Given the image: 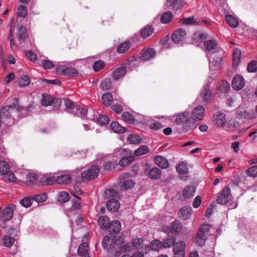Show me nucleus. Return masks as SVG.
<instances>
[{"mask_svg": "<svg viewBox=\"0 0 257 257\" xmlns=\"http://www.w3.org/2000/svg\"><path fill=\"white\" fill-rule=\"evenodd\" d=\"M108 228H110V232L113 233H117L119 232L121 229V223L118 221H113L110 223Z\"/></svg>", "mask_w": 257, "mask_h": 257, "instance_id": "32", "label": "nucleus"}, {"mask_svg": "<svg viewBox=\"0 0 257 257\" xmlns=\"http://www.w3.org/2000/svg\"><path fill=\"white\" fill-rule=\"evenodd\" d=\"M121 117L124 121L128 123H133L135 120L134 115L128 112H123Z\"/></svg>", "mask_w": 257, "mask_h": 257, "instance_id": "42", "label": "nucleus"}, {"mask_svg": "<svg viewBox=\"0 0 257 257\" xmlns=\"http://www.w3.org/2000/svg\"><path fill=\"white\" fill-rule=\"evenodd\" d=\"M182 227V224L179 221H175L170 226V228L172 233H179L181 231Z\"/></svg>", "mask_w": 257, "mask_h": 257, "instance_id": "40", "label": "nucleus"}, {"mask_svg": "<svg viewBox=\"0 0 257 257\" xmlns=\"http://www.w3.org/2000/svg\"><path fill=\"white\" fill-rule=\"evenodd\" d=\"M15 78V74L13 72L9 73L4 78L5 84H8L12 81Z\"/></svg>", "mask_w": 257, "mask_h": 257, "instance_id": "64", "label": "nucleus"}, {"mask_svg": "<svg viewBox=\"0 0 257 257\" xmlns=\"http://www.w3.org/2000/svg\"><path fill=\"white\" fill-rule=\"evenodd\" d=\"M104 66V63L101 60L96 61L93 64V68L95 71H98L101 70Z\"/></svg>", "mask_w": 257, "mask_h": 257, "instance_id": "58", "label": "nucleus"}, {"mask_svg": "<svg viewBox=\"0 0 257 257\" xmlns=\"http://www.w3.org/2000/svg\"><path fill=\"white\" fill-rule=\"evenodd\" d=\"M126 72V69L124 66H121L116 68L112 73V77L115 80L122 78Z\"/></svg>", "mask_w": 257, "mask_h": 257, "instance_id": "22", "label": "nucleus"}, {"mask_svg": "<svg viewBox=\"0 0 257 257\" xmlns=\"http://www.w3.org/2000/svg\"><path fill=\"white\" fill-rule=\"evenodd\" d=\"M127 141L131 144H137L141 142V139L140 137L136 135H131L127 138Z\"/></svg>", "mask_w": 257, "mask_h": 257, "instance_id": "48", "label": "nucleus"}, {"mask_svg": "<svg viewBox=\"0 0 257 257\" xmlns=\"http://www.w3.org/2000/svg\"><path fill=\"white\" fill-rule=\"evenodd\" d=\"M245 172L247 176L249 177L253 178L257 177V165L248 168Z\"/></svg>", "mask_w": 257, "mask_h": 257, "instance_id": "47", "label": "nucleus"}, {"mask_svg": "<svg viewBox=\"0 0 257 257\" xmlns=\"http://www.w3.org/2000/svg\"><path fill=\"white\" fill-rule=\"evenodd\" d=\"M110 126L113 131L116 133H123L126 130L125 127L122 126L116 121L112 122Z\"/></svg>", "mask_w": 257, "mask_h": 257, "instance_id": "33", "label": "nucleus"}, {"mask_svg": "<svg viewBox=\"0 0 257 257\" xmlns=\"http://www.w3.org/2000/svg\"><path fill=\"white\" fill-rule=\"evenodd\" d=\"M222 61V57H218L216 59L213 60L212 62H210L209 67L211 70H216L218 69L220 66Z\"/></svg>", "mask_w": 257, "mask_h": 257, "instance_id": "34", "label": "nucleus"}, {"mask_svg": "<svg viewBox=\"0 0 257 257\" xmlns=\"http://www.w3.org/2000/svg\"><path fill=\"white\" fill-rule=\"evenodd\" d=\"M16 208V206L15 204L11 203L6 207L0 213V221L2 222L1 227L3 229L6 228L7 222L12 218Z\"/></svg>", "mask_w": 257, "mask_h": 257, "instance_id": "5", "label": "nucleus"}, {"mask_svg": "<svg viewBox=\"0 0 257 257\" xmlns=\"http://www.w3.org/2000/svg\"><path fill=\"white\" fill-rule=\"evenodd\" d=\"M101 99L103 104L105 106H109L113 100V97L110 93L107 92L102 95Z\"/></svg>", "mask_w": 257, "mask_h": 257, "instance_id": "35", "label": "nucleus"}, {"mask_svg": "<svg viewBox=\"0 0 257 257\" xmlns=\"http://www.w3.org/2000/svg\"><path fill=\"white\" fill-rule=\"evenodd\" d=\"M98 223L101 229H106L109 226L110 221L107 216L102 215L99 218Z\"/></svg>", "mask_w": 257, "mask_h": 257, "instance_id": "24", "label": "nucleus"}, {"mask_svg": "<svg viewBox=\"0 0 257 257\" xmlns=\"http://www.w3.org/2000/svg\"><path fill=\"white\" fill-rule=\"evenodd\" d=\"M205 109L202 106L198 105L193 109L192 116L194 120H201L204 115Z\"/></svg>", "mask_w": 257, "mask_h": 257, "instance_id": "19", "label": "nucleus"}, {"mask_svg": "<svg viewBox=\"0 0 257 257\" xmlns=\"http://www.w3.org/2000/svg\"><path fill=\"white\" fill-rule=\"evenodd\" d=\"M26 55L31 61L33 62L36 61L37 59V55L31 51H27L26 52Z\"/></svg>", "mask_w": 257, "mask_h": 257, "instance_id": "63", "label": "nucleus"}, {"mask_svg": "<svg viewBox=\"0 0 257 257\" xmlns=\"http://www.w3.org/2000/svg\"><path fill=\"white\" fill-rule=\"evenodd\" d=\"M175 241V238L172 236H168L164 238L162 241V244L163 248H170L173 246Z\"/></svg>", "mask_w": 257, "mask_h": 257, "instance_id": "28", "label": "nucleus"}, {"mask_svg": "<svg viewBox=\"0 0 257 257\" xmlns=\"http://www.w3.org/2000/svg\"><path fill=\"white\" fill-rule=\"evenodd\" d=\"M27 14V10L26 7L20 6L18 9V15L22 18H24Z\"/></svg>", "mask_w": 257, "mask_h": 257, "instance_id": "59", "label": "nucleus"}, {"mask_svg": "<svg viewBox=\"0 0 257 257\" xmlns=\"http://www.w3.org/2000/svg\"><path fill=\"white\" fill-rule=\"evenodd\" d=\"M71 177L68 174H63L57 176L55 178V182L58 184H67L71 181Z\"/></svg>", "mask_w": 257, "mask_h": 257, "instance_id": "27", "label": "nucleus"}, {"mask_svg": "<svg viewBox=\"0 0 257 257\" xmlns=\"http://www.w3.org/2000/svg\"><path fill=\"white\" fill-rule=\"evenodd\" d=\"M231 190L228 186H225L219 193L217 202L220 204H225L230 200Z\"/></svg>", "mask_w": 257, "mask_h": 257, "instance_id": "9", "label": "nucleus"}, {"mask_svg": "<svg viewBox=\"0 0 257 257\" xmlns=\"http://www.w3.org/2000/svg\"><path fill=\"white\" fill-rule=\"evenodd\" d=\"M65 75L69 77H76L78 75L77 71L72 67H65Z\"/></svg>", "mask_w": 257, "mask_h": 257, "instance_id": "52", "label": "nucleus"}, {"mask_svg": "<svg viewBox=\"0 0 257 257\" xmlns=\"http://www.w3.org/2000/svg\"><path fill=\"white\" fill-rule=\"evenodd\" d=\"M10 171V167L8 163L5 161L0 162V173L5 175Z\"/></svg>", "mask_w": 257, "mask_h": 257, "instance_id": "46", "label": "nucleus"}, {"mask_svg": "<svg viewBox=\"0 0 257 257\" xmlns=\"http://www.w3.org/2000/svg\"><path fill=\"white\" fill-rule=\"evenodd\" d=\"M33 107V104H31L26 108L18 107L15 109L10 106L3 107L0 109V119L2 120L9 118L13 115V113H17L18 112H21L22 116L25 117L28 115V112L32 110Z\"/></svg>", "mask_w": 257, "mask_h": 257, "instance_id": "1", "label": "nucleus"}, {"mask_svg": "<svg viewBox=\"0 0 257 257\" xmlns=\"http://www.w3.org/2000/svg\"><path fill=\"white\" fill-rule=\"evenodd\" d=\"M119 185L122 190H128L133 188L135 182L132 178L131 175L128 173H124L119 176Z\"/></svg>", "mask_w": 257, "mask_h": 257, "instance_id": "6", "label": "nucleus"}, {"mask_svg": "<svg viewBox=\"0 0 257 257\" xmlns=\"http://www.w3.org/2000/svg\"><path fill=\"white\" fill-rule=\"evenodd\" d=\"M112 85V82L110 78H106L102 81L100 84V88L103 90H107L109 89Z\"/></svg>", "mask_w": 257, "mask_h": 257, "instance_id": "45", "label": "nucleus"}, {"mask_svg": "<svg viewBox=\"0 0 257 257\" xmlns=\"http://www.w3.org/2000/svg\"><path fill=\"white\" fill-rule=\"evenodd\" d=\"M241 52L240 50L235 49L233 53V65H237L240 61Z\"/></svg>", "mask_w": 257, "mask_h": 257, "instance_id": "44", "label": "nucleus"}, {"mask_svg": "<svg viewBox=\"0 0 257 257\" xmlns=\"http://www.w3.org/2000/svg\"><path fill=\"white\" fill-rule=\"evenodd\" d=\"M126 251H130L134 249L147 253L150 250L149 244H144V240L141 238H137L133 240L132 243H127L124 246Z\"/></svg>", "mask_w": 257, "mask_h": 257, "instance_id": "4", "label": "nucleus"}, {"mask_svg": "<svg viewBox=\"0 0 257 257\" xmlns=\"http://www.w3.org/2000/svg\"><path fill=\"white\" fill-rule=\"evenodd\" d=\"M5 180L7 182H15L16 180L15 175L14 173H8L5 175Z\"/></svg>", "mask_w": 257, "mask_h": 257, "instance_id": "61", "label": "nucleus"}, {"mask_svg": "<svg viewBox=\"0 0 257 257\" xmlns=\"http://www.w3.org/2000/svg\"><path fill=\"white\" fill-rule=\"evenodd\" d=\"M200 96L203 98V101L205 102H208L211 99V92L209 89V86L205 85L202 89Z\"/></svg>", "mask_w": 257, "mask_h": 257, "instance_id": "21", "label": "nucleus"}, {"mask_svg": "<svg viewBox=\"0 0 257 257\" xmlns=\"http://www.w3.org/2000/svg\"><path fill=\"white\" fill-rule=\"evenodd\" d=\"M53 97L49 94L43 95V98L41 100V104L44 106H48L52 104Z\"/></svg>", "mask_w": 257, "mask_h": 257, "instance_id": "41", "label": "nucleus"}, {"mask_svg": "<svg viewBox=\"0 0 257 257\" xmlns=\"http://www.w3.org/2000/svg\"><path fill=\"white\" fill-rule=\"evenodd\" d=\"M135 157L133 155L124 156L119 160L118 165L121 167H126L135 160Z\"/></svg>", "mask_w": 257, "mask_h": 257, "instance_id": "26", "label": "nucleus"}, {"mask_svg": "<svg viewBox=\"0 0 257 257\" xmlns=\"http://www.w3.org/2000/svg\"><path fill=\"white\" fill-rule=\"evenodd\" d=\"M245 85V80L242 76L237 75L234 76L232 82V87L236 90L241 89Z\"/></svg>", "mask_w": 257, "mask_h": 257, "instance_id": "14", "label": "nucleus"}, {"mask_svg": "<svg viewBox=\"0 0 257 257\" xmlns=\"http://www.w3.org/2000/svg\"><path fill=\"white\" fill-rule=\"evenodd\" d=\"M116 242V238L114 236L106 235L102 240V245L105 249H109L113 247Z\"/></svg>", "mask_w": 257, "mask_h": 257, "instance_id": "13", "label": "nucleus"}, {"mask_svg": "<svg viewBox=\"0 0 257 257\" xmlns=\"http://www.w3.org/2000/svg\"><path fill=\"white\" fill-rule=\"evenodd\" d=\"M215 232V229L210 224H203L199 229L196 236V243L198 246L204 245L208 236L212 235Z\"/></svg>", "mask_w": 257, "mask_h": 257, "instance_id": "2", "label": "nucleus"}, {"mask_svg": "<svg viewBox=\"0 0 257 257\" xmlns=\"http://www.w3.org/2000/svg\"><path fill=\"white\" fill-rule=\"evenodd\" d=\"M196 191V187L194 186H186L183 191V196L186 198L193 197Z\"/></svg>", "mask_w": 257, "mask_h": 257, "instance_id": "25", "label": "nucleus"}, {"mask_svg": "<svg viewBox=\"0 0 257 257\" xmlns=\"http://www.w3.org/2000/svg\"><path fill=\"white\" fill-rule=\"evenodd\" d=\"M116 196L117 192L113 189H107L104 193V197L109 199L106 203L107 208L111 212H115L119 208V202L114 198Z\"/></svg>", "mask_w": 257, "mask_h": 257, "instance_id": "3", "label": "nucleus"}, {"mask_svg": "<svg viewBox=\"0 0 257 257\" xmlns=\"http://www.w3.org/2000/svg\"><path fill=\"white\" fill-rule=\"evenodd\" d=\"M204 46L207 50L212 51L217 48V44L213 40H208L204 43Z\"/></svg>", "mask_w": 257, "mask_h": 257, "instance_id": "39", "label": "nucleus"}, {"mask_svg": "<svg viewBox=\"0 0 257 257\" xmlns=\"http://www.w3.org/2000/svg\"><path fill=\"white\" fill-rule=\"evenodd\" d=\"M88 233H87L82 238V243L78 248V253L79 255L88 254Z\"/></svg>", "mask_w": 257, "mask_h": 257, "instance_id": "11", "label": "nucleus"}, {"mask_svg": "<svg viewBox=\"0 0 257 257\" xmlns=\"http://www.w3.org/2000/svg\"><path fill=\"white\" fill-rule=\"evenodd\" d=\"M131 44L130 41H125L120 44L117 49L118 53H124L130 48Z\"/></svg>", "mask_w": 257, "mask_h": 257, "instance_id": "36", "label": "nucleus"}, {"mask_svg": "<svg viewBox=\"0 0 257 257\" xmlns=\"http://www.w3.org/2000/svg\"><path fill=\"white\" fill-rule=\"evenodd\" d=\"M148 175L151 180H157L161 179L162 172L158 167H154L149 170Z\"/></svg>", "mask_w": 257, "mask_h": 257, "instance_id": "20", "label": "nucleus"}, {"mask_svg": "<svg viewBox=\"0 0 257 257\" xmlns=\"http://www.w3.org/2000/svg\"><path fill=\"white\" fill-rule=\"evenodd\" d=\"M3 241L4 245L10 247L13 244L15 239L9 236H5L3 238Z\"/></svg>", "mask_w": 257, "mask_h": 257, "instance_id": "54", "label": "nucleus"}, {"mask_svg": "<svg viewBox=\"0 0 257 257\" xmlns=\"http://www.w3.org/2000/svg\"><path fill=\"white\" fill-rule=\"evenodd\" d=\"M186 32L183 29H178L174 31L172 35V40L175 43H179L186 38Z\"/></svg>", "mask_w": 257, "mask_h": 257, "instance_id": "15", "label": "nucleus"}, {"mask_svg": "<svg viewBox=\"0 0 257 257\" xmlns=\"http://www.w3.org/2000/svg\"><path fill=\"white\" fill-rule=\"evenodd\" d=\"M32 201L33 199L31 198L25 197L20 201V203L22 206L28 208L31 206Z\"/></svg>", "mask_w": 257, "mask_h": 257, "instance_id": "49", "label": "nucleus"}, {"mask_svg": "<svg viewBox=\"0 0 257 257\" xmlns=\"http://www.w3.org/2000/svg\"><path fill=\"white\" fill-rule=\"evenodd\" d=\"M30 83V79L29 76L24 75L21 77L19 81V85L21 87H25Z\"/></svg>", "mask_w": 257, "mask_h": 257, "instance_id": "51", "label": "nucleus"}, {"mask_svg": "<svg viewBox=\"0 0 257 257\" xmlns=\"http://www.w3.org/2000/svg\"><path fill=\"white\" fill-rule=\"evenodd\" d=\"M186 244L184 241H179L174 242L173 246V251H181V252H186L185 251Z\"/></svg>", "mask_w": 257, "mask_h": 257, "instance_id": "30", "label": "nucleus"}, {"mask_svg": "<svg viewBox=\"0 0 257 257\" xmlns=\"http://www.w3.org/2000/svg\"><path fill=\"white\" fill-rule=\"evenodd\" d=\"M28 36L26 28L22 26H20L18 28L17 32V37L19 41V44L24 47V43L26 41Z\"/></svg>", "mask_w": 257, "mask_h": 257, "instance_id": "12", "label": "nucleus"}, {"mask_svg": "<svg viewBox=\"0 0 257 257\" xmlns=\"http://www.w3.org/2000/svg\"><path fill=\"white\" fill-rule=\"evenodd\" d=\"M42 66L44 69H48L53 68L54 66V64L52 61L46 60L42 61Z\"/></svg>", "mask_w": 257, "mask_h": 257, "instance_id": "60", "label": "nucleus"}, {"mask_svg": "<svg viewBox=\"0 0 257 257\" xmlns=\"http://www.w3.org/2000/svg\"><path fill=\"white\" fill-rule=\"evenodd\" d=\"M173 15L171 12L167 11L164 13L161 18V21L162 23L167 24L173 19Z\"/></svg>", "mask_w": 257, "mask_h": 257, "instance_id": "38", "label": "nucleus"}, {"mask_svg": "<svg viewBox=\"0 0 257 257\" xmlns=\"http://www.w3.org/2000/svg\"><path fill=\"white\" fill-rule=\"evenodd\" d=\"M213 122L218 127L224 126L226 122L225 115L222 112H216L213 115Z\"/></svg>", "mask_w": 257, "mask_h": 257, "instance_id": "10", "label": "nucleus"}, {"mask_svg": "<svg viewBox=\"0 0 257 257\" xmlns=\"http://www.w3.org/2000/svg\"><path fill=\"white\" fill-rule=\"evenodd\" d=\"M225 20L226 23L232 28H236L238 25L237 19L231 15H226Z\"/></svg>", "mask_w": 257, "mask_h": 257, "instance_id": "37", "label": "nucleus"}, {"mask_svg": "<svg viewBox=\"0 0 257 257\" xmlns=\"http://www.w3.org/2000/svg\"><path fill=\"white\" fill-rule=\"evenodd\" d=\"M149 152V148L146 146H141L139 149L135 152V154L137 156L143 155Z\"/></svg>", "mask_w": 257, "mask_h": 257, "instance_id": "50", "label": "nucleus"}, {"mask_svg": "<svg viewBox=\"0 0 257 257\" xmlns=\"http://www.w3.org/2000/svg\"><path fill=\"white\" fill-rule=\"evenodd\" d=\"M99 170L98 166H92L90 168L81 173V178L83 181L94 179L97 177Z\"/></svg>", "mask_w": 257, "mask_h": 257, "instance_id": "7", "label": "nucleus"}, {"mask_svg": "<svg viewBox=\"0 0 257 257\" xmlns=\"http://www.w3.org/2000/svg\"><path fill=\"white\" fill-rule=\"evenodd\" d=\"M155 53L153 49H148L145 51L141 57V59L143 61H148L155 57Z\"/></svg>", "mask_w": 257, "mask_h": 257, "instance_id": "29", "label": "nucleus"}, {"mask_svg": "<svg viewBox=\"0 0 257 257\" xmlns=\"http://www.w3.org/2000/svg\"><path fill=\"white\" fill-rule=\"evenodd\" d=\"M192 214V209L191 207L184 206L181 208L178 212L179 217L184 220L190 218Z\"/></svg>", "mask_w": 257, "mask_h": 257, "instance_id": "18", "label": "nucleus"}, {"mask_svg": "<svg viewBox=\"0 0 257 257\" xmlns=\"http://www.w3.org/2000/svg\"><path fill=\"white\" fill-rule=\"evenodd\" d=\"M96 121L100 125H105L108 122L109 119L108 117L106 115H99V116L96 118Z\"/></svg>", "mask_w": 257, "mask_h": 257, "instance_id": "53", "label": "nucleus"}, {"mask_svg": "<svg viewBox=\"0 0 257 257\" xmlns=\"http://www.w3.org/2000/svg\"><path fill=\"white\" fill-rule=\"evenodd\" d=\"M237 114L240 116L245 118H249L250 117V114L245 110H241V108H239L237 110Z\"/></svg>", "mask_w": 257, "mask_h": 257, "instance_id": "62", "label": "nucleus"}, {"mask_svg": "<svg viewBox=\"0 0 257 257\" xmlns=\"http://www.w3.org/2000/svg\"><path fill=\"white\" fill-rule=\"evenodd\" d=\"M257 70V61H251L247 65V71L249 72H255Z\"/></svg>", "mask_w": 257, "mask_h": 257, "instance_id": "56", "label": "nucleus"}, {"mask_svg": "<svg viewBox=\"0 0 257 257\" xmlns=\"http://www.w3.org/2000/svg\"><path fill=\"white\" fill-rule=\"evenodd\" d=\"M70 199L69 194L66 192H61L59 196V201L61 202H66Z\"/></svg>", "mask_w": 257, "mask_h": 257, "instance_id": "55", "label": "nucleus"}, {"mask_svg": "<svg viewBox=\"0 0 257 257\" xmlns=\"http://www.w3.org/2000/svg\"><path fill=\"white\" fill-rule=\"evenodd\" d=\"M32 199L33 201L35 200L38 203L43 202L46 200L47 195L45 194L37 195L34 196Z\"/></svg>", "mask_w": 257, "mask_h": 257, "instance_id": "57", "label": "nucleus"}, {"mask_svg": "<svg viewBox=\"0 0 257 257\" xmlns=\"http://www.w3.org/2000/svg\"><path fill=\"white\" fill-rule=\"evenodd\" d=\"M177 171L180 174H186L188 173V168L187 164L184 162H182L176 165Z\"/></svg>", "mask_w": 257, "mask_h": 257, "instance_id": "31", "label": "nucleus"}, {"mask_svg": "<svg viewBox=\"0 0 257 257\" xmlns=\"http://www.w3.org/2000/svg\"><path fill=\"white\" fill-rule=\"evenodd\" d=\"M153 31L154 30L152 27L150 26H147L142 29L141 36L144 38H147L152 34Z\"/></svg>", "mask_w": 257, "mask_h": 257, "instance_id": "43", "label": "nucleus"}, {"mask_svg": "<svg viewBox=\"0 0 257 257\" xmlns=\"http://www.w3.org/2000/svg\"><path fill=\"white\" fill-rule=\"evenodd\" d=\"M149 247L151 250L158 252L163 249L162 241L158 239L153 240L151 242Z\"/></svg>", "mask_w": 257, "mask_h": 257, "instance_id": "23", "label": "nucleus"}, {"mask_svg": "<svg viewBox=\"0 0 257 257\" xmlns=\"http://www.w3.org/2000/svg\"><path fill=\"white\" fill-rule=\"evenodd\" d=\"M176 122L178 124H183L186 128L191 126L192 123L190 118V114L188 112H184L180 113L176 116Z\"/></svg>", "mask_w": 257, "mask_h": 257, "instance_id": "8", "label": "nucleus"}, {"mask_svg": "<svg viewBox=\"0 0 257 257\" xmlns=\"http://www.w3.org/2000/svg\"><path fill=\"white\" fill-rule=\"evenodd\" d=\"M154 161L155 164L162 169H167L170 166L168 160L160 155L156 156Z\"/></svg>", "mask_w": 257, "mask_h": 257, "instance_id": "16", "label": "nucleus"}, {"mask_svg": "<svg viewBox=\"0 0 257 257\" xmlns=\"http://www.w3.org/2000/svg\"><path fill=\"white\" fill-rule=\"evenodd\" d=\"M183 0H167L166 6L173 10H177L182 8L183 6Z\"/></svg>", "mask_w": 257, "mask_h": 257, "instance_id": "17", "label": "nucleus"}]
</instances>
